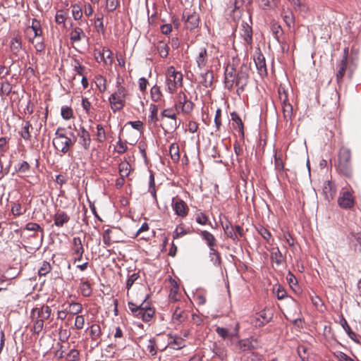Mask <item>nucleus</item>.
Here are the masks:
<instances>
[{
	"instance_id": "obj_1",
	"label": "nucleus",
	"mask_w": 361,
	"mask_h": 361,
	"mask_svg": "<svg viewBox=\"0 0 361 361\" xmlns=\"http://www.w3.org/2000/svg\"><path fill=\"white\" fill-rule=\"evenodd\" d=\"M52 310L48 305H42L31 310L30 318L31 320V331L39 334L44 329V322L51 319Z\"/></svg>"
},
{
	"instance_id": "obj_2",
	"label": "nucleus",
	"mask_w": 361,
	"mask_h": 361,
	"mask_svg": "<svg viewBox=\"0 0 361 361\" xmlns=\"http://www.w3.org/2000/svg\"><path fill=\"white\" fill-rule=\"evenodd\" d=\"M352 154L350 149L341 147L338 153V162L336 165L339 173L346 177H350L353 174Z\"/></svg>"
},
{
	"instance_id": "obj_3",
	"label": "nucleus",
	"mask_w": 361,
	"mask_h": 361,
	"mask_svg": "<svg viewBox=\"0 0 361 361\" xmlns=\"http://www.w3.org/2000/svg\"><path fill=\"white\" fill-rule=\"evenodd\" d=\"M128 308L136 317L141 318L143 322H149L154 317L155 310L148 302L144 300L141 304L137 305L133 302H128Z\"/></svg>"
},
{
	"instance_id": "obj_4",
	"label": "nucleus",
	"mask_w": 361,
	"mask_h": 361,
	"mask_svg": "<svg viewBox=\"0 0 361 361\" xmlns=\"http://www.w3.org/2000/svg\"><path fill=\"white\" fill-rule=\"evenodd\" d=\"M75 142V138L71 139L66 134V129L63 128H59L56 133L55 137L53 139V145L57 151L61 152L63 154H66Z\"/></svg>"
},
{
	"instance_id": "obj_5",
	"label": "nucleus",
	"mask_w": 361,
	"mask_h": 361,
	"mask_svg": "<svg viewBox=\"0 0 361 361\" xmlns=\"http://www.w3.org/2000/svg\"><path fill=\"white\" fill-rule=\"evenodd\" d=\"M194 103L188 98L187 95L182 92L178 97V101L174 105L175 110L178 113L181 111L185 114H190L193 109Z\"/></svg>"
},
{
	"instance_id": "obj_6",
	"label": "nucleus",
	"mask_w": 361,
	"mask_h": 361,
	"mask_svg": "<svg viewBox=\"0 0 361 361\" xmlns=\"http://www.w3.org/2000/svg\"><path fill=\"white\" fill-rule=\"evenodd\" d=\"M183 75L181 73L176 71L173 67L168 70L166 83L169 90H175L182 85Z\"/></svg>"
},
{
	"instance_id": "obj_7",
	"label": "nucleus",
	"mask_w": 361,
	"mask_h": 361,
	"mask_svg": "<svg viewBox=\"0 0 361 361\" xmlns=\"http://www.w3.org/2000/svg\"><path fill=\"white\" fill-rule=\"evenodd\" d=\"M71 252L74 262L82 260L85 249L80 237H74L73 238L71 243Z\"/></svg>"
},
{
	"instance_id": "obj_8",
	"label": "nucleus",
	"mask_w": 361,
	"mask_h": 361,
	"mask_svg": "<svg viewBox=\"0 0 361 361\" xmlns=\"http://www.w3.org/2000/svg\"><path fill=\"white\" fill-rule=\"evenodd\" d=\"M123 92H114L109 97L111 108L113 111L121 110L125 104Z\"/></svg>"
},
{
	"instance_id": "obj_9",
	"label": "nucleus",
	"mask_w": 361,
	"mask_h": 361,
	"mask_svg": "<svg viewBox=\"0 0 361 361\" xmlns=\"http://www.w3.org/2000/svg\"><path fill=\"white\" fill-rule=\"evenodd\" d=\"M86 332H88L91 341L95 346H99L101 344L102 339V331L99 324H92L87 329Z\"/></svg>"
},
{
	"instance_id": "obj_10",
	"label": "nucleus",
	"mask_w": 361,
	"mask_h": 361,
	"mask_svg": "<svg viewBox=\"0 0 361 361\" xmlns=\"http://www.w3.org/2000/svg\"><path fill=\"white\" fill-rule=\"evenodd\" d=\"M253 60L255 64L256 69L260 77L263 78L267 75V69L266 65L265 58L260 50L256 51Z\"/></svg>"
},
{
	"instance_id": "obj_11",
	"label": "nucleus",
	"mask_w": 361,
	"mask_h": 361,
	"mask_svg": "<svg viewBox=\"0 0 361 361\" xmlns=\"http://www.w3.org/2000/svg\"><path fill=\"white\" fill-rule=\"evenodd\" d=\"M172 207L175 214L181 218H185L189 212L188 204L180 198H173L172 200Z\"/></svg>"
},
{
	"instance_id": "obj_12",
	"label": "nucleus",
	"mask_w": 361,
	"mask_h": 361,
	"mask_svg": "<svg viewBox=\"0 0 361 361\" xmlns=\"http://www.w3.org/2000/svg\"><path fill=\"white\" fill-rule=\"evenodd\" d=\"M167 345L161 349V351L167 348H172L173 350H180L185 346V340L177 335L168 334Z\"/></svg>"
},
{
	"instance_id": "obj_13",
	"label": "nucleus",
	"mask_w": 361,
	"mask_h": 361,
	"mask_svg": "<svg viewBox=\"0 0 361 361\" xmlns=\"http://www.w3.org/2000/svg\"><path fill=\"white\" fill-rule=\"evenodd\" d=\"M283 105V112L285 118L290 119L293 115V106L290 102L288 92H278Z\"/></svg>"
},
{
	"instance_id": "obj_14",
	"label": "nucleus",
	"mask_w": 361,
	"mask_h": 361,
	"mask_svg": "<svg viewBox=\"0 0 361 361\" xmlns=\"http://www.w3.org/2000/svg\"><path fill=\"white\" fill-rule=\"evenodd\" d=\"M183 19L185 20V26L188 30H193L199 25V15L193 12L192 13H183Z\"/></svg>"
},
{
	"instance_id": "obj_15",
	"label": "nucleus",
	"mask_w": 361,
	"mask_h": 361,
	"mask_svg": "<svg viewBox=\"0 0 361 361\" xmlns=\"http://www.w3.org/2000/svg\"><path fill=\"white\" fill-rule=\"evenodd\" d=\"M119 232V230L117 228H107L106 229L102 234V240L104 244L109 247L113 243H118L120 242V239L117 237L116 234Z\"/></svg>"
},
{
	"instance_id": "obj_16",
	"label": "nucleus",
	"mask_w": 361,
	"mask_h": 361,
	"mask_svg": "<svg viewBox=\"0 0 361 361\" xmlns=\"http://www.w3.org/2000/svg\"><path fill=\"white\" fill-rule=\"evenodd\" d=\"M338 204L343 209L352 208L355 204L352 193L349 191L341 192L338 199Z\"/></svg>"
},
{
	"instance_id": "obj_17",
	"label": "nucleus",
	"mask_w": 361,
	"mask_h": 361,
	"mask_svg": "<svg viewBox=\"0 0 361 361\" xmlns=\"http://www.w3.org/2000/svg\"><path fill=\"white\" fill-rule=\"evenodd\" d=\"M78 144L85 151H88L92 142L90 133L84 128L81 127L78 133Z\"/></svg>"
},
{
	"instance_id": "obj_18",
	"label": "nucleus",
	"mask_w": 361,
	"mask_h": 361,
	"mask_svg": "<svg viewBox=\"0 0 361 361\" xmlns=\"http://www.w3.org/2000/svg\"><path fill=\"white\" fill-rule=\"evenodd\" d=\"M71 219L70 216L64 211L58 209L53 216L54 224L57 227H63Z\"/></svg>"
},
{
	"instance_id": "obj_19",
	"label": "nucleus",
	"mask_w": 361,
	"mask_h": 361,
	"mask_svg": "<svg viewBox=\"0 0 361 361\" xmlns=\"http://www.w3.org/2000/svg\"><path fill=\"white\" fill-rule=\"evenodd\" d=\"M322 192L325 199L328 202H330L334 198L336 194V188L335 184L331 180L325 181L323 185Z\"/></svg>"
},
{
	"instance_id": "obj_20",
	"label": "nucleus",
	"mask_w": 361,
	"mask_h": 361,
	"mask_svg": "<svg viewBox=\"0 0 361 361\" xmlns=\"http://www.w3.org/2000/svg\"><path fill=\"white\" fill-rule=\"evenodd\" d=\"M173 308L174 310L172 315V319L173 322L179 324L185 322L188 317V315L183 307H180V304H177L173 307Z\"/></svg>"
},
{
	"instance_id": "obj_21",
	"label": "nucleus",
	"mask_w": 361,
	"mask_h": 361,
	"mask_svg": "<svg viewBox=\"0 0 361 361\" xmlns=\"http://www.w3.org/2000/svg\"><path fill=\"white\" fill-rule=\"evenodd\" d=\"M239 331V324H235V328L233 331H229L228 329L224 327H217L216 332L219 336L223 338L232 339L233 337L238 336Z\"/></svg>"
},
{
	"instance_id": "obj_22",
	"label": "nucleus",
	"mask_w": 361,
	"mask_h": 361,
	"mask_svg": "<svg viewBox=\"0 0 361 361\" xmlns=\"http://www.w3.org/2000/svg\"><path fill=\"white\" fill-rule=\"evenodd\" d=\"M39 117V115H33L31 116L30 121H25L20 131V135L25 140H30L31 138V135L30 133V129H32V124L30 123L31 121H37Z\"/></svg>"
},
{
	"instance_id": "obj_23",
	"label": "nucleus",
	"mask_w": 361,
	"mask_h": 361,
	"mask_svg": "<svg viewBox=\"0 0 361 361\" xmlns=\"http://www.w3.org/2000/svg\"><path fill=\"white\" fill-rule=\"evenodd\" d=\"M161 126L166 132L175 130L181 123V121L177 119H160Z\"/></svg>"
},
{
	"instance_id": "obj_24",
	"label": "nucleus",
	"mask_w": 361,
	"mask_h": 361,
	"mask_svg": "<svg viewBox=\"0 0 361 361\" xmlns=\"http://www.w3.org/2000/svg\"><path fill=\"white\" fill-rule=\"evenodd\" d=\"M198 234L206 242L207 245L209 248H212V247H216L217 240L212 233L209 232L208 231L204 230L200 231L198 233Z\"/></svg>"
},
{
	"instance_id": "obj_25",
	"label": "nucleus",
	"mask_w": 361,
	"mask_h": 361,
	"mask_svg": "<svg viewBox=\"0 0 361 361\" xmlns=\"http://www.w3.org/2000/svg\"><path fill=\"white\" fill-rule=\"evenodd\" d=\"M269 319L266 311L264 310L256 314L252 322L255 326L260 327L267 324L269 322Z\"/></svg>"
},
{
	"instance_id": "obj_26",
	"label": "nucleus",
	"mask_w": 361,
	"mask_h": 361,
	"mask_svg": "<svg viewBox=\"0 0 361 361\" xmlns=\"http://www.w3.org/2000/svg\"><path fill=\"white\" fill-rule=\"evenodd\" d=\"M196 63L200 69H203L207 63V51L205 47H202L199 50L197 56L196 57Z\"/></svg>"
},
{
	"instance_id": "obj_27",
	"label": "nucleus",
	"mask_w": 361,
	"mask_h": 361,
	"mask_svg": "<svg viewBox=\"0 0 361 361\" xmlns=\"http://www.w3.org/2000/svg\"><path fill=\"white\" fill-rule=\"evenodd\" d=\"M242 32L241 35L243 37L244 40L249 44L252 43V27L248 25L246 22L242 23Z\"/></svg>"
},
{
	"instance_id": "obj_28",
	"label": "nucleus",
	"mask_w": 361,
	"mask_h": 361,
	"mask_svg": "<svg viewBox=\"0 0 361 361\" xmlns=\"http://www.w3.org/2000/svg\"><path fill=\"white\" fill-rule=\"evenodd\" d=\"M145 348L152 356H155L157 353V350H160L157 345V341L155 338H152L147 340L145 343Z\"/></svg>"
},
{
	"instance_id": "obj_29",
	"label": "nucleus",
	"mask_w": 361,
	"mask_h": 361,
	"mask_svg": "<svg viewBox=\"0 0 361 361\" xmlns=\"http://www.w3.org/2000/svg\"><path fill=\"white\" fill-rule=\"evenodd\" d=\"M271 259L277 265H281L284 261L283 256L278 247L272 248L271 252Z\"/></svg>"
},
{
	"instance_id": "obj_30",
	"label": "nucleus",
	"mask_w": 361,
	"mask_h": 361,
	"mask_svg": "<svg viewBox=\"0 0 361 361\" xmlns=\"http://www.w3.org/2000/svg\"><path fill=\"white\" fill-rule=\"evenodd\" d=\"M80 290L84 297H89L92 294V288L88 281L80 279Z\"/></svg>"
},
{
	"instance_id": "obj_31",
	"label": "nucleus",
	"mask_w": 361,
	"mask_h": 361,
	"mask_svg": "<svg viewBox=\"0 0 361 361\" xmlns=\"http://www.w3.org/2000/svg\"><path fill=\"white\" fill-rule=\"evenodd\" d=\"M169 154L172 161L176 163L180 159L179 146L176 143H173L169 147Z\"/></svg>"
},
{
	"instance_id": "obj_32",
	"label": "nucleus",
	"mask_w": 361,
	"mask_h": 361,
	"mask_svg": "<svg viewBox=\"0 0 361 361\" xmlns=\"http://www.w3.org/2000/svg\"><path fill=\"white\" fill-rule=\"evenodd\" d=\"M131 171V166L129 162L125 161L119 164L118 172L121 176L128 177Z\"/></svg>"
},
{
	"instance_id": "obj_33",
	"label": "nucleus",
	"mask_w": 361,
	"mask_h": 361,
	"mask_svg": "<svg viewBox=\"0 0 361 361\" xmlns=\"http://www.w3.org/2000/svg\"><path fill=\"white\" fill-rule=\"evenodd\" d=\"M85 35L80 27H75L71 33L70 39L73 42H79L82 38L85 37Z\"/></svg>"
},
{
	"instance_id": "obj_34",
	"label": "nucleus",
	"mask_w": 361,
	"mask_h": 361,
	"mask_svg": "<svg viewBox=\"0 0 361 361\" xmlns=\"http://www.w3.org/2000/svg\"><path fill=\"white\" fill-rule=\"evenodd\" d=\"M30 28L34 32V37H40L42 35V30L39 20L36 18L32 20Z\"/></svg>"
},
{
	"instance_id": "obj_35",
	"label": "nucleus",
	"mask_w": 361,
	"mask_h": 361,
	"mask_svg": "<svg viewBox=\"0 0 361 361\" xmlns=\"http://www.w3.org/2000/svg\"><path fill=\"white\" fill-rule=\"evenodd\" d=\"M213 80V73L212 71H207L204 75H202V80L200 83L205 88L211 87L212 84Z\"/></svg>"
},
{
	"instance_id": "obj_36",
	"label": "nucleus",
	"mask_w": 361,
	"mask_h": 361,
	"mask_svg": "<svg viewBox=\"0 0 361 361\" xmlns=\"http://www.w3.org/2000/svg\"><path fill=\"white\" fill-rule=\"evenodd\" d=\"M238 347L242 351L249 350L255 348L252 341L248 338L239 341Z\"/></svg>"
},
{
	"instance_id": "obj_37",
	"label": "nucleus",
	"mask_w": 361,
	"mask_h": 361,
	"mask_svg": "<svg viewBox=\"0 0 361 361\" xmlns=\"http://www.w3.org/2000/svg\"><path fill=\"white\" fill-rule=\"evenodd\" d=\"M156 49L162 58L167 57L169 51V47L166 43L164 42H159L156 47Z\"/></svg>"
},
{
	"instance_id": "obj_38",
	"label": "nucleus",
	"mask_w": 361,
	"mask_h": 361,
	"mask_svg": "<svg viewBox=\"0 0 361 361\" xmlns=\"http://www.w3.org/2000/svg\"><path fill=\"white\" fill-rule=\"evenodd\" d=\"M94 82L98 90H106V80L104 77L101 75H95L94 78Z\"/></svg>"
},
{
	"instance_id": "obj_39",
	"label": "nucleus",
	"mask_w": 361,
	"mask_h": 361,
	"mask_svg": "<svg viewBox=\"0 0 361 361\" xmlns=\"http://www.w3.org/2000/svg\"><path fill=\"white\" fill-rule=\"evenodd\" d=\"M96 140L98 142H104L106 139V131L102 124L97 125Z\"/></svg>"
},
{
	"instance_id": "obj_40",
	"label": "nucleus",
	"mask_w": 361,
	"mask_h": 361,
	"mask_svg": "<svg viewBox=\"0 0 361 361\" xmlns=\"http://www.w3.org/2000/svg\"><path fill=\"white\" fill-rule=\"evenodd\" d=\"M52 269L49 262L44 261L42 262L41 266L38 269V274L39 276H44L49 274Z\"/></svg>"
},
{
	"instance_id": "obj_41",
	"label": "nucleus",
	"mask_w": 361,
	"mask_h": 361,
	"mask_svg": "<svg viewBox=\"0 0 361 361\" xmlns=\"http://www.w3.org/2000/svg\"><path fill=\"white\" fill-rule=\"evenodd\" d=\"M83 310L82 305L79 302H71L68 306V312L73 315H78Z\"/></svg>"
},
{
	"instance_id": "obj_42",
	"label": "nucleus",
	"mask_w": 361,
	"mask_h": 361,
	"mask_svg": "<svg viewBox=\"0 0 361 361\" xmlns=\"http://www.w3.org/2000/svg\"><path fill=\"white\" fill-rule=\"evenodd\" d=\"M158 108L156 105H150V115L149 116V123H156L157 121H160V117L157 116Z\"/></svg>"
},
{
	"instance_id": "obj_43",
	"label": "nucleus",
	"mask_w": 361,
	"mask_h": 361,
	"mask_svg": "<svg viewBox=\"0 0 361 361\" xmlns=\"http://www.w3.org/2000/svg\"><path fill=\"white\" fill-rule=\"evenodd\" d=\"M99 55L101 56V61H104L105 63H107V60H109V63L111 64L113 61L112 59V51L106 48H103L102 51H99Z\"/></svg>"
},
{
	"instance_id": "obj_44",
	"label": "nucleus",
	"mask_w": 361,
	"mask_h": 361,
	"mask_svg": "<svg viewBox=\"0 0 361 361\" xmlns=\"http://www.w3.org/2000/svg\"><path fill=\"white\" fill-rule=\"evenodd\" d=\"M260 1L259 6L263 10L274 8L277 5V0H259Z\"/></svg>"
},
{
	"instance_id": "obj_45",
	"label": "nucleus",
	"mask_w": 361,
	"mask_h": 361,
	"mask_svg": "<svg viewBox=\"0 0 361 361\" xmlns=\"http://www.w3.org/2000/svg\"><path fill=\"white\" fill-rule=\"evenodd\" d=\"M160 119H177L176 113L172 109H166L161 112Z\"/></svg>"
},
{
	"instance_id": "obj_46",
	"label": "nucleus",
	"mask_w": 361,
	"mask_h": 361,
	"mask_svg": "<svg viewBox=\"0 0 361 361\" xmlns=\"http://www.w3.org/2000/svg\"><path fill=\"white\" fill-rule=\"evenodd\" d=\"M71 8H72V15H73V18L75 20H80L82 16V8L77 4L72 5Z\"/></svg>"
},
{
	"instance_id": "obj_47",
	"label": "nucleus",
	"mask_w": 361,
	"mask_h": 361,
	"mask_svg": "<svg viewBox=\"0 0 361 361\" xmlns=\"http://www.w3.org/2000/svg\"><path fill=\"white\" fill-rule=\"evenodd\" d=\"M25 212V209L23 211L21 204L18 202H13L11 207V213L15 216H19Z\"/></svg>"
},
{
	"instance_id": "obj_48",
	"label": "nucleus",
	"mask_w": 361,
	"mask_h": 361,
	"mask_svg": "<svg viewBox=\"0 0 361 361\" xmlns=\"http://www.w3.org/2000/svg\"><path fill=\"white\" fill-rule=\"evenodd\" d=\"M114 337L115 342H116V343L114 344L115 347H116L117 345H120V342L117 341V339H123V341H126V339H125L124 335H123V331L121 329V328L119 326H117L116 328L115 333L114 334ZM124 343L125 342H123L122 343V345H123Z\"/></svg>"
},
{
	"instance_id": "obj_49",
	"label": "nucleus",
	"mask_w": 361,
	"mask_h": 361,
	"mask_svg": "<svg viewBox=\"0 0 361 361\" xmlns=\"http://www.w3.org/2000/svg\"><path fill=\"white\" fill-rule=\"evenodd\" d=\"M140 275L138 273H133L131 275H129L126 281V288L128 289L127 295H128V291L130 288L133 286L134 283L139 279Z\"/></svg>"
},
{
	"instance_id": "obj_50",
	"label": "nucleus",
	"mask_w": 361,
	"mask_h": 361,
	"mask_svg": "<svg viewBox=\"0 0 361 361\" xmlns=\"http://www.w3.org/2000/svg\"><path fill=\"white\" fill-rule=\"evenodd\" d=\"M25 229L30 231H39L44 234V229L37 223L29 222L25 225Z\"/></svg>"
},
{
	"instance_id": "obj_51",
	"label": "nucleus",
	"mask_w": 361,
	"mask_h": 361,
	"mask_svg": "<svg viewBox=\"0 0 361 361\" xmlns=\"http://www.w3.org/2000/svg\"><path fill=\"white\" fill-rule=\"evenodd\" d=\"M231 119L236 123L239 130L243 135V123L239 115L235 112H233L231 114Z\"/></svg>"
},
{
	"instance_id": "obj_52",
	"label": "nucleus",
	"mask_w": 361,
	"mask_h": 361,
	"mask_svg": "<svg viewBox=\"0 0 361 361\" xmlns=\"http://www.w3.org/2000/svg\"><path fill=\"white\" fill-rule=\"evenodd\" d=\"M61 116L65 120H69L73 116V112L71 107L63 106L61 108Z\"/></svg>"
},
{
	"instance_id": "obj_53",
	"label": "nucleus",
	"mask_w": 361,
	"mask_h": 361,
	"mask_svg": "<svg viewBox=\"0 0 361 361\" xmlns=\"http://www.w3.org/2000/svg\"><path fill=\"white\" fill-rule=\"evenodd\" d=\"M30 169V164L27 161H23L18 164L17 166L16 167V171L20 173H25L28 171Z\"/></svg>"
},
{
	"instance_id": "obj_54",
	"label": "nucleus",
	"mask_w": 361,
	"mask_h": 361,
	"mask_svg": "<svg viewBox=\"0 0 361 361\" xmlns=\"http://www.w3.org/2000/svg\"><path fill=\"white\" fill-rule=\"evenodd\" d=\"M21 49V42L18 38H13L11 41V49L15 54Z\"/></svg>"
},
{
	"instance_id": "obj_55",
	"label": "nucleus",
	"mask_w": 361,
	"mask_h": 361,
	"mask_svg": "<svg viewBox=\"0 0 361 361\" xmlns=\"http://www.w3.org/2000/svg\"><path fill=\"white\" fill-rule=\"evenodd\" d=\"M257 231L267 242H269V240L271 238V234L268 229L263 226H260L257 229Z\"/></svg>"
},
{
	"instance_id": "obj_56",
	"label": "nucleus",
	"mask_w": 361,
	"mask_h": 361,
	"mask_svg": "<svg viewBox=\"0 0 361 361\" xmlns=\"http://www.w3.org/2000/svg\"><path fill=\"white\" fill-rule=\"evenodd\" d=\"M128 149V147L126 142L121 141L120 139L115 147V150L119 154H123L126 152Z\"/></svg>"
},
{
	"instance_id": "obj_57",
	"label": "nucleus",
	"mask_w": 361,
	"mask_h": 361,
	"mask_svg": "<svg viewBox=\"0 0 361 361\" xmlns=\"http://www.w3.org/2000/svg\"><path fill=\"white\" fill-rule=\"evenodd\" d=\"M85 325V317L83 315H77L75 318V328L78 330L83 329Z\"/></svg>"
},
{
	"instance_id": "obj_58",
	"label": "nucleus",
	"mask_w": 361,
	"mask_h": 361,
	"mask_svg": "<svg viewBox=\"0 0 361 361\" xmlns=\"http://www.w3.org/2000/svg\"><path fill=\"white\" fill-rule=\"evenodd\" d=\"M196 221L200 225H207L209 221L208 216L202 212L196 214Z\"/></svg>"
},
{
	"instance_id": "obj_59",
	"label": "nucleus",
	"mask_w": 361,
	"mask_h": 361,
	"mask_svg": "<svg viewBox=\"0 0 361 361\" xmlns=\"http://www.w3.org/2000/svg\"><path fill=\"white\" fill-rule=\"evenodd\" d=\"M79 357V351L75 349L71 350L66 355V361H76Z\"/></svg>"
},
{
	"instance_id": "obj_60",
	"label": "nucleus",
	"mask_w": 361,
	"mask_h": 361,
	"mask_svg": "<svg viewBox=\"0 0 361 361\" xmlns=\"http://www.w3.org/2000/svg\"><path fill=\"white\" fill-rule=\"evenodd\" d=\"M216 247H212V248H209L210 250V256H214L216 257V259L212 258V260L214 262V264H221V255L220 253L217 251V250L215 248Z\"/></svg>"
},
{
	"instance_id": "obj_61",
	"label": "nucleus",
	"mask_w": 361,
	"mask_h": 361,
	"mask_svg": "<svg viewBox=\"0 0 361 361\" xmlns=\"http://www.w3.org/2000/svg\"><path fill=\"white\" fill-rule=\"evenodd\" d=\"M169 300L173 302H178L180 300V294L178 293V288L173 287L171 288L169 294Z\"/></svg>"
},
{
	"instance_id": "obj_62",
	"label": "nucleus",
	"mask_w": 361,
	"mask_h": 361,
	"mask_svg": "<svg viewBox=\"0 0 361 361\" xmlns=\"http://www.w3.org/2000/svg\"><path fill=\"white\" fill-rule=\"evenodd\" d=\"M103 16H99L97 18H95V26H96V29H97V31L98 32H102V33H104V23H103Z\"/></svg>"
},
{
	"instance_id": "obj_63",
	"label": "nucleus",
	"mask_w": 361,
	"mask_h": 361,
	"mask_svg": "<svg viewBox=\"0 0 361 361\" xmlns=\"http://www.w3.org/2000/svg\"><path fill=\"white\" fill-rule=\"evenodd\" d=\"M118 5V0H106V8L109 12L115 11Z\"/></svg>"
},
{
	"instance_id": "obj_64",
	"label": "nucleus",
	"mask_w": 361,
	"mask_h": 361,
	"mask_svg": "<svg viewBox=\"0 0 361 361\" xmlns=\"http://www.w3.org/2000/svg\"><path fill=\"white\" fill-rule=\"evenodd\" d=\"M274 165L277 171H282L284 169V164L282 158L275 155L274 157Z\"/></svg>"
}]
</instances>
